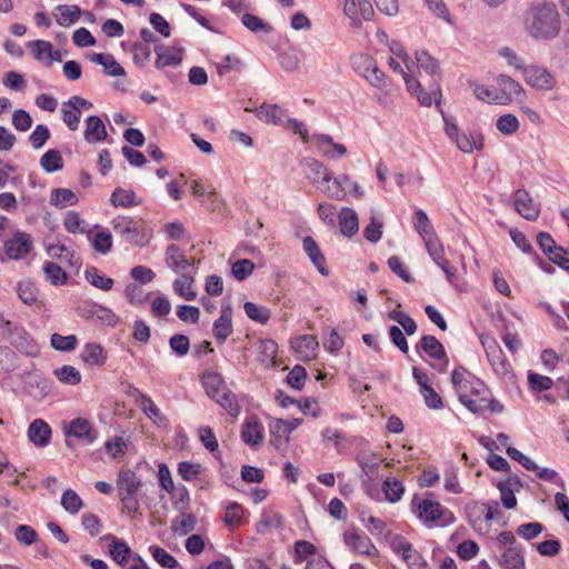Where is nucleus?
<instances>
[{"mask_svg": "<svg viewBox=\"0 0 569 569\" xmlns=\"http://www.w3.org/2000/svg\"><path fill=\"white\" fill-rule=\"evenodd\" d=\"M307 168L308 179L323 191V189H326L327 184L332 179V171L329 170L322 162L316 159H308Z\"/></svg>", "mask_w": 569, "mask_h": 569, "instance_id": "a211bd4d", "label": "nucleus"}, {"mask_svg": "<svg viewBox=\"0 0 569 569\" xmlns=\"http://www.w3.org/2000/svg\"><path fill=\"white\" fill-rule=\"evenodd\" d=\"M80 357L84 363L91 367H102L108 358L106 349L96 342L86 343Z\"/></svg>", "mask_w": 569, "mask_h": 569, "instance_id": "a878e982", "label": "nucleus"}, {"mask_svg": "<svg viewBox=\"0 0 569 569\" xmlns=\"http://www.w3.org/2000/svg\"><path fill=\"white\" fill-rule=\"evenodd\" d=\"M429 92H427L421 84V91L416 92L413 96H416L419 103L423 107H430L432 103V97L436 103V108L439 110L441 109V87L438 79H430L429 80Z\"/></svg>", "mask_w": 569, "mask_h": 569, "instance_id": "cd10ccee", "label": "nucleus"}, {"mask_svg": "<svg viewBox=\"0 0 569 569\" xmlns=\"http://www.w3.org/2000/svg\"><path fill=\"white\" fill-rule=\"evenodd\" d=\"M278 343L273 339H263L259 343V361L266 366L274 363Z\"/></svg>", "mask_w": 569, "mask_h": 569, "instance_id": "603ef678", "label": "nucleus"}, {"mask_svg": "<svg viewBox=\"0 0 569 569\" xmlns=\"http://www.w3.org/2000/svg\"><path fill=\"white\" fill-rule=\"evenodd\" d=\"M411 506L417 509V516L423 522L441 521V526H447L456 521L453 512L448 508L442 507L438 501H432L430 499L419 501L418 495H415Z\"/></svg>", "mask_w": 569, "mask_h": 569, "instance_id": "20e7f679", "label": "nucleus"}, {"mask_svg": "<svg viewBox=\"0 0 569 569\" xmlns=\"http://www.w3.org/2000/svg\"><path fill=\"white\" fill-rule=\"evenodd\" d=\"M62 121L66 123L69 130L76 131L79 128L81 119V110L78 106L72 104L70 100L62 103Z\"/></svg>", "mask_w": 569, "mask_h": 569, "instance_id": "a18cd8bd", "label": "nucleus"}, {"mask_svg": "<svg viewBox=\"0 0 569 569\" xmlns=\"http://www.w3.org/2000/svg\"><path fill=\"white\" fill-rule=\"evenodd\" d=\"M110 203L118 208H131L141 203V200L136 199V193L132 190H126L117 187L110 197Z\"/></svg>", "mask_w": 569, "mask_h": 569, "instance_id": "a19ab883", "label": "nucleus"}, {"mask_svg": "<svg viewBox=\"0 0 569 569\" xmlns=\"http://www.w3.org/2000/svg\"><path fill=\"white\" fill-rule=\"evenodd\" d=\"M54 11L56 21L62 27H70L76 23L82 14V10L76 4H59L54 8Z\"/></svg>", "mask_w": 569, "mask_h": 569, "instance_id": "c756f323", "label": "nucleus"}, {"mask_svg": "<svg viewBox=\"0 0 569 569\" xmlns=\"http://www.w3.org/2000/svg\"><path fill=\"white\" fill-rule=\"evenodd\" d=\"M77 337L74 335L62 336L59 333L51 335L50 343L56 350L69 352L77 347Z\"/></svg>", "mask_w": 569, "mask_h": 569, "instance_id": "13d9d810", "label": "nucleus"}, {"mask_svg": "<svg viewBox=\"0 0 569 569\" xmlns=\"http://www.w3.org/2000/svg\"><path fill=\"white\" fill-rule=\"evenodd\" d=\"M91 319L109 327H114L119 321L118 316L111 309L97 303H92Z\"/></svg>", "mask_w": 569, "mask_h": 569, "instance_id": "864d4df0", "label": "nucleus"}, {"mask_svg": "<svg viewBox=\"0 0 569 569\" xmlns=\"http://www.w3.org/2000/svg\"><path fill=\"white\" fill-rule=\"evenodd\" d=\"M413 227L416 231L422 237L426 244L427 240H432V237L435 236V229L427 213L422 209L415 210Z\"/></svg>", "mask_w": 569, "mask_h": 569, "instance_id": "4c0bfd02", "label": "nucleus"}, {"mask_svg": "<svg viewBox=\"0 0 569 569\" xmlns=\"http://www.w3.org/2000/svg\"><path fill=\"white\" fill-rule=\"evenodd\" d=\"M212 400L220 405L231 417H237L240 413L238 399L236 395L229 389H226Z\"/></svg>", "mask_w": 569, "mask_h": 569, "instance_id": "09e8293b", "label": "nucleus"}, {"mask_svg": "<svg viewBox=\"0 0 569 569\" xmlns=\"http://www.w3.org/2000/svg\"><path fill=\"white\" fill-rule=\"evenodd\" d=\"M197 518L193 513H186L181 511V518H176L172 521V529L180 530V535H188L196 529Z\"/></svg>", "mask_w": 569, "mask_h": 569, "instance_id": "680f3d73", "label": "nucleus"}, {"mask_svg": "<svg viewBox=\"0 0 569 569\" xmlns=\"http://www.w3.org/2000/svg\"><path fill=\"white\" fill-rule=\"evenodd\" d=\"M64 436L73 437L84 445H92L98 439V430L90 420L79 417L64 427Z\"/></svg>", "mask_w": 569, "mask_h": 569, "instance_id": "0eeeda50", "label": "nucleus"}, {"mask_svg": "<svg viewBox=\"0 0 569 569\" xmlns=\"http://www.w3.org/2000/svg\"><path fill=\"white\" fill-rule=\"evenodd\" d=\"M254 270V263L249 259H239L231 266V274L238 281L246 280Z\"/></svg>", "mask_w": 569, "mask_h": 569, "instance_id": "e2e57ef3", "label": "nucleus"}, {"mask_svg": "<svg viewBox=\"0 0 569 569\" xmlns=\"http://www.w3.org/2000/svg\"><path fill=\"white\" fill-rule=\"evenodd\" d=\"M451 383L458 392L460 402L472 413H482L487 409L493 413L503 411V405L490 398V392L483 381L463 366L453 369Z\"/></svg>", "mask_w": 569, "mask_h": 569, "instance_id": "f257e3e1", "label": "nucleus"}, {"mask_svg": "<svg viewBox=\"0 0 569 569\" xmlns=\"http://www.w3.org/2000/svg\"><path fill=\"white\" fill-rule=\"evenodd\" d=\"M18 296L26 305L31 306L38 300V289L33 282L23 280L18 283Z\"/></svg>", "mask_w": 569, "mask_h": 569, "instance_id": "bf43d9fd", "label": "nucleus"}, {"mask_svg": "<svg viewBox=\"0 0 569 569\" xmlns=\"http://www.w3.org/2000/svg\"><path fill=\"white\" fill-rule=\"evenodd\" d=\"M84 278L90 284L103 291L111 290L114 283L112 278L107 277L97 267L87 268Z\"/></svg>", "mask_w": 569, "mask_h": 569, "instance_id": "58836bf2", "label": "nucleus"}, {"mask_svg": "<svg viewBox=\"0 0 569 569\" xmlns=\"http://www.w3.org/2000/svg\"><path fill=\"white\" fill-rule=\"evenodd\" d=\"M465 516L470 523V526L477 530L479 526H481L482 520L485 519V505L483 502L472 500L466 503L465 506Z\"/></svg>", "mask_w": 569, "mask_h": 569, "instance_id": "c03bdc74", "label": "nucleus"}, {"mask_svg": "<svg viewBox=\"0 0 569 569\" xmlns=\"http://www.w3.org/2000/svg\"><path fill=\"white\" fill-rule=\"evenodd\" d=\"M32 247L31 236L23 231H17L11 239L4 242V252L9 259L19 260L28 254Z\"/></svg>", "mask_w": 569, "mask_h": 569, "instance_id": "9d476101", "label": "nucleus"}, {"mask_svg": "<svg viewBox=\"0 0 569 569\" xmlns=\"http://www.w3.org/2000/svg\"><path fill=\"white\" fill-rule=\"evenodd\" d=\"M382 491L387 501L395 503L399 501L405 493V486L397 479L387 478L382 485Z\"/></svg>", "mask_w": 569, "mask_h": 569, "instance_id": "3c124183", "label": "nucleus"}, {"mask_svg": "<svg viewBox=\"0 0 569 569\" xmlns=\"http://www.w3.org/2000/svg\"><path fill=\"white\" fill-rule=\"evenodd\" d=\"M202 385L206 393L211 399L217 398L219 393L228 389L221 375L214 371H206L202 375Z\"/></svg>", "mask_w": 569, "mask_h": 569, "instance_id": "473e14b6", "label": "nucleus"}, {"mask_svg": "<svg viewBox=\"0 0 569 569\" xmlns=\"http://www.w3.org/2000/svg\"><path fill=\"white\" fill-rule=\"evenodd\" d=\"M345 542L356 552L366 556H377L378 549L367 535H360L357 531L345 532Z\"/></svg>", "mask_w": 569, "mask_h": 569, "instance_id": "6ab92c4d", "label": "nucleus"}, {"mask_svg": "<svg viewBox=\"0 0 569 569\" xmlns=\"http://www.w3.org/2000/svg\"><path fill=\"white\" fill-rule=\"evenodd\" d=\"M104 539H109V555L113 561H116L122 569H128L133 551L129 545L118 537L109 533L104 536Z\"/></svg>", "mask_w": 569, "mask_h": 569, "instance_id": "4468645a", "label": "nucleus"}, {"mask_svg": "<svg viewBox=\"0 0 569 569\" xmlns=\"http://www.w3.org/2000/svg\"><path fill=\"white\" fill-rule=\"evenodd\" d=\"M365 63L367 64V73L365 74L366 79L373 86L385 87L386 86V74L381 71L375 61L366 56L363 58Z\"/></svg>", "mask_w": 569, "mask_h": 569, "instance_id": "6e6d98bb", "label": "nucleus"}, {"mask_svg": "<svg viewBox=\"0 0 569 569\" xmlns=\"http://www.w3.org/2000/svg\"><path fill=\"white\" fill-rule=\"evenodd\" d=\"M257 116L276 126L287 124L284 111L278 104H262L257 110Z\"/></svg>", "mask_w": 569, "mask_h": 569, "instance_id": "e433bc0d", "label": "nucleus"}, {"mask_svg": "<svg viewBox=\"0 0 569 569\" xmlns=\"http://www.w3.org/2000/svg\"><path fill=\"white\" fill-rule=\"evenodd\" d=\"M154 52L157 54L154 67L159 70L166 67H178L183 60V51L181 48L156 44Z\"/></svg>", "mask_w": 569, "mask_h": 569, "instance_id": "ddd939ff", "label": "nucleus"}, {"mask_svg": "<svg viewBox=\"0 0 569 569\" xmlns=\"http://www.w3.org/2000/svg\"><path fill=\"white\" fill-rule=\"evenodd\" d=\"M61 505L64 510L71 515H76L82 508V500L79 495L72 490L67 489L61 497Z\"/></svg>", "mask_w": 569, "mask_h": 569, "instance_id": "052dcab7", "label": "nucleus"}, {"mask_svg": "<svg viewBox=\"0 0 569 569\" xmlns=\"http://www.w3.org/2000/svg\"><path fill=\"white\" fill-rule=\"evenodd\" d=\"M3 333L8 335L11 345L20 352L29 356L37 357L40 352L38 343L22 327L14 326L11 321L7 320L3 327Z\"/></svg>", "mask_w": 569, "mask_h": 569, "instance_id": "39448f33", "label": "nucleus"}, {"mask_svg": "<svg viewBox=\"0 0 569 569\" xmlns=\"http://www.w3.org/2000/svg\"><path fill=\"white\" fill-rule=\"evenodd\" d=\"M301 418H293L291 420L276 419L270 423V443L279 449L282 443L289 442V437L301 423Z\"/></svg>", "mask_w": 569, "mask_h": 569, "instance_id": "6e6552de", "label": "nucleus"}, {"mask_svg": "<svg viewBox=\"0 0 569 569\" xmlns=\"http://www.w3.org/2000/svg\"><path fill=\"white\" fill-rule=\"evenodd\" d=\"M108 132L102 119L98 116H89L86 120L84 139L89 143L106 140Z\"/></svg>", "mask_w": 569, "mask_h": 569, "instance_id": "bb28decb", "label": "nucleus"}, {"mask_svg": "<svg viewBox=\"0 0 569 569\" xmlns=\"http://www.w3.org/2000/svg\"><path fill=\"white\" fill-rule=\"evenodd\" d=\"M247 317L258 323L266 325L271 316L270 309L261 307L254 302L247 301L243 305Z\"/></svg>", "mask_w": 569, "mask_h": 569, "instance_id": "8fccbe9b", "label": "nucleus"}, {"mask_svg": "<svg viewBox=\"0 0 569 569\" xmlns=\"http://www.w3.org/2000/svg\"><path fill=\"white\" fill-rule=\"evenodd\" d=\"M521 73L526 83L535 89L550 90L555 86V79L546 68L535 64L526 66Z\"/></svg>", "mask_w": 569, "mask_h": 569, "instance_id": "1a4fd4ad", "label": "nucleus"}, {"mask_svg": "<svg viewBox=\"0 0 569 569\" xmlns=\"http://www.w3.org/2000/svg\"><path fill=\"white\" fill-rule=\"evenodd\" d=\"M112 229L121 237H126L127 242L136 247L143 248L149 244L152 232L144 224H138L129 216H118L111 220Z\"/></svg>", "mask_w": 569, "mask_h": 569, "instance_id": "7ed1b4c3", "label": "nucleus"}, {"mask_svg": "<svg viewBox=\"0 0 569 569\" xmlns=\"http://www.w3.org/2000/svg\"><path fill=\"white\" fill-rule=\"evenodd\" d=\"M457 147L465 153H471L473 150H481L483 148V137L478 132H470L469 134L462 132L455 139Z\"/></svg>", "mask_w": 569, "mask_h": 569, "instance_id": "f704fd0d", "label": "nucleus"}, {"mask_svg": "<svg viewBox=\"0 0 569 569\" xmlns=\"http://www.w3.org/2000/svg\"><path fill=\"white\" fill-rule=\"evenodd\" d=\"M496 127L502 134L509 136L518 131L519 121L515 114L506 113L497 119Z\"/></svg>", "mask_w": 569, "mask_h": 569, "instance_id": "774afa93", "label": "nucleus"}, {"mask_svg": "<svg viewBox=\"0 0 569 569\" xmlns=\"http://www.w3.org/2000/svg\"><path fill=\"white\" fill-rule=\"evenodd\" d=\"M352 182L348 174H340L339 177H333L331 181L327 184L323 192L336 200H343L346 197V187H350Z\"/></svg>", "mask_w": 569, "mask_h": 569, "instance_id": "c9c22d12", "label": "nucleus"}, {"mask_svg": "<svg viewBox=\"0 0 569 569\" xmlns=\"http://www.w3.org/2000/svg\"><path fill=\"white\" fill-rule=\"evenodd\" d=\"M40 166L48 173L61 170L63 168V158L60 151L57 149L46 151L40 159Z\"/></svg>", "mask_w": 569, "mask_h": 569, "instance_id": "49530a36", "label": "nucleus"}, {"mask_svg": "<svg viewBox=\"0 0 569 569\" xmlns=\"http://www.w3.org/2000/svg\"><path fill=\"white\" fill-rule=\"evenodd\" d=\"M302 247L310 259V261L313 263V266L317 268L320 274L328 276L329 269L326 263V257L321 252L318 243L311 236H307L302 240Z\"/></svg>", "mask_w": 569, "mask_h": 569, "instance_id": "aec40b11", "label": "nucleus"}, {"mask_svg": "<svg viewBox=\"0 0 569 569\" xmlns=\"http://www.w3.org/2000/svg\"><path fill=\"white\" fill-rule=\"evenodd\" d=\"M496 81L498 84V97H496L495 103L508 104L512 100L521 102L526 99V92L522 86L511 77L499 74Z\"/></svg>", "mask_w": 569, "mask_h": 569, "instance_id": "423d86ee", "label": "nucleus"}, {"mask_svg": "<svg viewBox=\"0 0 569 569\" xmlns=\"http://www.w3.org/2000/svg\"><path fill=\"white\" fill-rule=\"evenodd\" d=\"M178 475L184 481H192L202 472V466L198 462L181 461L178 463Z\"/></svg>", "mask_w": 569, "mask_h": 569, "instance_id": "338daca9", "label": "nucleus"}, {"mask_svg": "<svg viewBox=\"0 0 569 569\" xmlns=\"http://www.w3.org/2000/svg\"><path fill=\"white\" fill-rule=\"evenodd\" d=\"M149 551L162 568L173 569L179 566L177 559L159 546H150Z\"/></svg>", "mask_w": 569, "mask_h": 569, "instance_id": "4d7b16f0", "label": "nucleus"}, {"mask_svg": "<svg viewBox=\"0 0 569 569\" xmlns=\"http://www.w3.org/2000/svg\"><path fill=\"white\" fill-rule=\"evenodd\" d=\"M516 211L526 220L533 221L539 217L540 208L526 189H517L513 193Z\"/></svg>", "mask_w": 569, "mask_h": 569, "instance_id": "9b49d317", "label": "nucleus"}, {"mask_svg": "<svg viewBox=\"0 0 569 569\" xmlns=\"http://www.w3.org/2000/svg\"><path fill=\"white\" fill-rule=\"evenodd\" d=\"M528 385L535 392H542L549 390L553 386L551 378L542 376L532 371H528Z\"/></svg>", "mask_w": 569, "mask_h": 569, "instance_id": "0e129e2a", "label": "nucleus"}, {"mask_svg": "<svg viewBox=\"0 0 569 569\" xmlns=\"http://www.w3.org/2000/svg\"><path fill=\"white\" fill-rule=\"evenodd\" d=\"M318 151L328 159H338L347 154V148L335 142L332 137L325 133L313 134Z\"/></svg>", "mask_w": 569, "mask_h": 569, "instance_id": "dca6fc26", "label": "nucleus"}, {"mask_svg": "<svg viewBox=\"0 0 569 569\" xmlns=\"http://www.w3.org/2000/svg\"><path fill=\"white\" fill-rule=\"evenodd\" d=\"M28 438L37 447H46L51 439V428L42 419L33 420L28 428Z\"/></svg>", "mask_w": 569, "mask_h": 569, "instance_id": "4be33fe9", "label": "nucleus"}, {"mask_svg": "<svg viewBox=\"0 0 569 569\" xmlns=\"http://www.w3.org/2000/svg\"><path fill=\"white\" fill-rule=\"evenodd\" d=\"M53 373L62 383L76 386L81 381L80 371L70 365H64L61 368L56 369Z\"/></svg>", "mask_w": 569, "mask_h": 569, "instance_id": "5fc2aeb1", "label": "nucleus"}, {"mask_svg": "<svg viewBox=\"0 0 569 569\" xmlns=\"http://www.w3.org/2000/svg\"><path fill=\"white\" fill-rule=\"evenodd\" d=\"M418 67L422 69L430 79L440 80V68L437 59L431 57L427 51H420L416 53Z\"/></svg>", "mask_w": 569, "mask_h": 569, "instance_id": "37998d69", "label": "nucleus"}, {"mask_svg": "<svg viewBox=\"0 0 569 569\" xmlns=\"http://www.w3.org/2000/svg\"><path fill=\"white\" fill-rule=\"evenodd\" d=\"M44 277L53 286L64 284L68 280L67 272L56 262L46 261L43 263Z\"/></svg>", "mask_w": 569, "mask_h": 569, "instance_id": "de8ad7c7", "label": "nucleus"}, {"mask_svg": "<svg viewBox=\"0 0 569 569\" xmlns=\"http://www.w3.org/2000/svg\"><path fill=\"white\" fill-rule=\"evenodd\" d=\"M241 439L244 443L250 446L261 443L263 439V427L260 425L256 416H251L243 423Z\"/></svg>", "mask_w": 569, "mask_h": 569, "instance_id": "393cba45", "label": "nucleus"}, {"mask_svg": "<svg viewBox=\"0 0 569 569\" xmlns=\"http://www.w3.org/2000/svg\"><path fill=\"white\" fill-rule=\"evenodd\" d=\"M90 60L104 68L106 73L110 77L126 76L124 68L118 63L110 53H92Z\"/></svg>", "mask_w": 569, "mask_h": 569, "instance_id": "2f4dec72", "label": "nucleus"}, {"mask_svg": "<svg viewBox=\"0 0 569 569\" xmlns=\"http://www.w3.org/2000/svg\"><path fill=\"white\" fill-rule=\"evenodd\" d=\"M241 22L246 28L256 33L259 31L270 33L272 31V27L269 23H266L261 18L251 13H244L241 18Z\"/></svg>", "mask_w": 569, "mask_h": 569, "instance_id": "69168bd1", "label": "nucleus"}, {"mask_svg": "<svg viewBox=\"0 0 569 569\" xmlns=\"http://www.w3.org/2000/svg\"><path fill=\"white\" fill-rule=\"evenodd\" d=\"M426 248L435 263L442 269L447 279L452 281L456 277L457 269L451 267L449 261L445 258L442 246L438 241L427 240Z\"/></svg>", "mask_w": 569, "mask_h": 569, "instance_id": "412c9836", "label": "nucleus"}, {"mask_svg": "<svg viewBox=\"0 0 569 569\" xmlns=\"http://www.w3.org/2000/svg\"><path fill=\"white\" fill-rule=\"evenodd\" d=\"M356 460L361 468L362 479L376 480L379 476L380 461L372 452H360L357 455Z\"/></svg>", "mask_w": 569, "mask_h": 569, "instance_id": "b1692460", "label": "nucleus"}, {"mask_svg": "<svg viewBox=\"0 0 569 569\" xmlns=\"http://www.w3.org/2000/svg\"><path fill=\"white\" fill-rule=\"evenodd\" d=\"M417 348H421L432 359L449 362L443 345L435 336H422Z\"/></svg>", "mask_w": 569, "mask_h": 569, "instance_id": "5701e85b", "label": "nucleus"}, {"mask_svg": "<svg viewBox=\"0 0 569 569\" xmlns=\"http://www.w3.org/2000/svg\"><path fill=\"white\" fill-rule=\"evenodd\" d=\"M77 194L67 188L53 189L50 193V204L57 208H64L67 206H76L78 203Z\"/></svg>", "mask_w": 569, "mask_h": 569, "instance_id": "79ce46f5", "label": "nucleus"}, {"mask_svg": "<svg viewBox=\"0 0 569 569\" xmlns=\"http://www.w3.org/2000/svg\"><path fill=\"white\" fill-rule=\"evenodd\" d=\"M500 562L507 569H526L522 547L506 548Z\"/></svg>", "mask_w": 569, "mask_h": 569, "instance_id": "ea45409f", "label": "nucleus"}, {"mask_svg": "<svg viewBox=\"0 0 569 569\" xmlns=\"http://www.w3.org/2000/svg\"><path fill=\"white\" fill-rule=\"evenodd\" d=\"M339 224L341 233L348 238L355 236L359 230V220L357 212L348 207L342 208L339 213Z\"/></svg>", "mask_w": 569, "mask_h": 569, "instance_id": "7c9ffc66", "label": "nucleus"}, {"mask_svg": "<svg viewBox=\"0 0 569 569\" xmlns=\"http://www.w3.org/2000/svg\"><path fill=\"white\" fill-rule=\"evenodd\" d=\"M526 26L535 38L552 39L560 31V18L552 2L532 4L526 16Z\"/></svg>", "mask_w": 569, "mask_h": 569, "instance_id": "f03ea898", "label": "nucleus"}, {"mask_svg": "<svg viewBox=\"0 0 569 569\" xmlns=\"http://www.w3.org/2000/svg\"><path fill=\"white\" fill-rule=\"evenodd\" d=\"M391 547L397 553H401L402 559L409 565H418V562L422 561L419 552L401 536H397L393 539Z\"/></svg>", "mask_w": 569, "mask_h": 569, "instance_id": "c85d7f7f", "label": "nucleus"}, {"mask_svg": "<svg viewBox=\"0 0 569 569\" xmlns=\"http://www.w3.org/2000/svg\"><path fill=\"white\" fill-rule=\"evenodd\" d=\"M138 396V403L143 413L158 427H167L169 425L168 418L160 411L153 400L139 389L134 388L132 396Z\"/></svg>", "mask_w": 569, "mask_h": 569, "instance_id": "2eb2a0df", "label": "nucleus"}, {"mask_svg": "<svg viewBox=\"0 0 569 569\" xmlns=\"http://www.w3.org/2000/svg\"><path fill=\"white\" fill-rule=\"evenodd\" d=\"M141 486L142 482L133 470L128 468H122L119 470L117 477L118 496L137 495Z\"/></svg>", "mask_w": 569, "mask_h": 569, "instance_id": "f3484780", "label": "nucleus"}, {"mask_svg": "<svg viewBox=\"0 0 569 569\" xmlns=\"http://www.w3.org/2000/svg\"><path fill=\"white\" fill-rule=\"evenodd\" d=\"M166 263L176 272L184 270L190 266L189 260L181 251V248L174 243L169 244L166 249Z\"/></svg>", "mask_w": 569, "mask_h": 569, "instance_id": "72a5a7b5", "label": "nucleus"}, {"mask_svg": "<svg viewBox=\"0 0 569 569\" xmlns=\"http://www.w3.org/2000/svg\"><path fill=\"white\" fill-rule=\"evenodd\" d=\"M232 332V307L230 303H226L221 306L220 317L212 325V333L217 342L222 345Z\"/></svg>", "mask_w": 569, "mask_h": 569, "instance_id": "f8f14e48", "label": "nucleus"}]
</instances>
